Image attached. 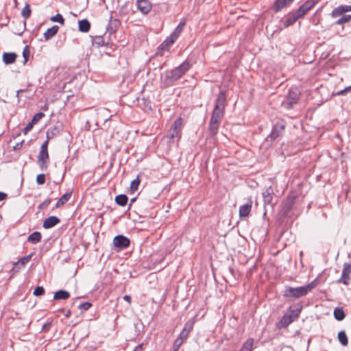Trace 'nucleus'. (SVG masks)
<instances>
[{
  "label": "nucleus",
  "instance_id": "47",
  "mask_svg": "<svg viewBox=\"0 0 351 351\" xmlns=\"http://www.w3.org/2000/svg\"><path fill=\"white\" fill-rule=\"evenodd\" d=\"M143 343H141L139 345H138L135 349L134 350V351H143Z\"/></svg>",
  "mask_w": 351,
  "mask_h": 351
},
{
  "label": "nucleus",
  "instance_id": "27",
  "mask_svg": "<svg viewBox=\"0 0 351 351\" xmlns=\"http://www.w3.org/2000/svg\"><path fill=\"white\" fill-rule=\"evenodd\" d=\"M128 201V197L124 194H121L115 197V202L121 206H124L127 204V202Z\"/></svg>",
  "mask_w": 351,
  "mask_h": 351
},
{
  "label": "nucleus",
  "instance_id": "26",
  "mask_svg": "<svg viewBox=\"0 0 351 351\" xmlns=\"http://www.w3.org/2000/svg\"><path fill=\"white\" fill-rule=\"evenodd\" d=\"M90 24L86 19H83L79 21V29L82 32H87L89 31Z\"/></svg>",
  "mask_w": 351,
  "mask_h": 351
},
{
  "label": "nucleus",
  "instance_id": "50",
  "mask_svg": "<svg viewBox=\"0 0 351 351\" xmlns=\"http://www.w3.org/2000/svg\"><path fill=\"white\" fill-rule=\"evenodd\" d=\"M99 41L97 42L98 45L102 46L104 45V42L101 38H98Z\"/></svg>",
  "mask_w": 351,
  "mask_h": 351
},
{
  "label": "nucleus",
  "instance_id": "45",
  "mask_svg": "<svg viewBox=\"0 0 351 351\" xmlns=\"http://www.w3.org/2000/svg\"><path fill=\"white\" fill-rule=\"evenodd\" d=\"M33 123L29 122L27 124V125L23 129V133L26 134L29 131H30L33 128Z\"/></svg>",
  "mask_w": 351,
  "mask_h": 351
},
{
  "label": "nucleus",
  "instance_id": "49",
  "mask_svg": "<svg viewBox=\"0 0 351 351\" xmlns=\"http://www.w3.org/2000/svg\"><path fill=\"white\" fill-rule=\"evenodd\" d=\"M123 300L127 301L129 304L131 303V297L128 295H125L123 296Z\"/></svg>",
  "mask_w": 351,
  "mask_h": 351
},
{
  "label": "nucleus",
  "instance_id": "53",
  "mask_svg": "<svg viewBox=\"0 0 351 351\" xmlns=\"http://www.w3.org/2000/svg\"><path fill=\"white\" fill-rule=\"evenodd\" d=\"M21 91H22V90H17V91H16V97H19V93H20Z\"/></svg>",
  "mask_w": 351,
  "mask_h": 351
},
{
  "label": "nucleus",
  "instance_id": "41",
  "mask_svg": "<svg viewBox=\"0 0 351 351\" xmlns=\"http://www.w3.org/2000/svg\"><path fill=\"white\" fill-rule=\"evenodd\" d=\"M29 50L28 49V47L27 46H25V47L23 49V56L24 58V60H25V62H26L29 58Z\"/></svg>",
  "mask_w": 351,
  "mask_h": 351
},
{
  "label": "nucleus",
  "instance_id": "22",
  "mask_svg": "<svg viewBox=\"0 0 351 351\" xmlns=\"http://www.w3.org/2000/svg\"><path fill=\"white\" fill-rule=\"evenodd\" d=\"M42 235L40 232L36 231L32 233L27 238V241L33 244L39 243L41 241Z\"/></svg>",
  "mask_w": 351,
  "mask_h": 351
},
{
  "label": "nucleus",
  "instance_id": "4",
  "mask_svg": "<svg viewBox=\"0 0 351 351\" xmlns=\"http://www.w3.org/2000/svg\"><path fill=\"white\" fill-rule=\"evenodd\" d=\"M190 66L189 62L184 61L180 66L167 72L165 79V84L168 86L171 85L173 82L179 80L189 69Z\"/></svg>",
  "mask_w": 351,
  "mask_h": 351
},
{
  "label": "nucleus",
  "instance_id": "43",
  "mask_svg": "<svg viewBox=\"0 0 351 351\" xmlns=\"http://www.w3.org/2000/svg\"><path fill=\"white\" fill-rule=\"evenodd\" d=\"M189 333L186 332L184 330H182V332L180 333L179 336L178 337L177 339L182 340V342H184L188 337Z\"/></svg>",
  "mask_w": 351,
  "mask_h": 351
},
{
  "label": "nucleus",
  "instance_id": "17",
  "mask_svg": "<svg viewBox=\"0 0 351 351\" xmlns=\"http://www.w3.org/2000/svg\"><path fill=\"white\" fill-rule=\"evenodd\" d=\"M31 255L21 258L19 261L14 263V267L12 270L16 272L18 271L29 261Z\"/></svg>",
  "mask_w": 351,
  "mask_h": 351
},
{
  "label": "nucleus",
  "instance_id": "16",
  "mask_svg": "<svg viewBox=\"0 0 351 351\" xmlns=\"http://www.w3.org/2000/svg\"><path fill=\"white\" fill-rule=\"evenodd\" d=\"M252 202L250 200L247 204L242 205L239 208V216L240 217H247L252 210Z\"/></svg>",
  "mask_w": 351,
  "mask_h": 351
},
{
  "label": "nucleus",
  "instance_id": "10",
  "mask_svg": "<svg viewBox=\"0 0 351 351\" xmlns=\"http://www.w3.org/2000/svg\"><path fill=\"white\" fill-rule=\"evenodd\" d=\"M315 5V1L314 0H307L299 7L295 13L299 17V19H300L304 16Z\"/></svg>",
  "mask_w": 351,
  "mask_h": 351
},
{
  "label": "nucleus",
  "instance_id": "5",
  "mask_svg": "<svg viewBox=\"0 0 351 351\" xmlns=\"http://www.w3.org/2000/svg\"><path fill=\"white\" fill-rule=\"evenodd\" d=\"M348 12H351V5H341L335 8L330 14L331 17L335 19L341 16V18L335 23V25H342L349 23L351 21V15L345 14Z\"/></svg>",
  "mask_w": 351,
  "mask_h": 351
},
{
  "label": "nucleus",
  "instance_id": "51",
  "mask_svg": "<svg viewBox=\"0 0 351 351\" xmlns=\"http://www.w3.org/2000/svg\"><path fill=\"white\" fill-rule=\"evenodd\" d=\"M71 315V310H68L65 314L66 317L69 318Z\"/></svg>",
  "mask_w": 351,
  "mask_h": 351
},
{
  "label": "nucleus",
  "instance_id": "14",
  "mask_svg": "<svg viewBox=\"0 0 351 351\" xmlns=\"http://www.w3.org/2000/svg\"><path fill=\"white\" fill-rule=\"evenodd\" d=\"M274 195V189L271 186L265 188V189L263 192V198L264 204H271L272 202V199H273Z\"/></svg>",
  "mask_w": 351,
  "mask_h": 351
},
{
  "label": "nucleus",
  "instance_id": "40",
  "mask_svg": "<svg viewBox=\"0 0 351 351\" xmlns=\"http://www.w3.org/2000/svg\"><path fill=\"white\" fill-rule=\"evenodd\" d=\"M36 182L38 184H43L45 182V174H39L36 178Z\"/></svg>",
  "mask_w": 351,
  "mask_h": 351
},
{
  "label": "nucleus",
  "instance_id": "32",
  "mask_svg": "<svg viewBox=\"0 0 351 351\" xmlns=\"http://www.w3.org/2000/svg\"><path fill=\"white\" fill-rule=\"evenodd\" d=\"M193 325H194V321L189 320L184 324V328L182 330H184L186 332L189 334L193 328Z\"/></svg>",
  "mask_w": 351,
  "mask_h": 351
},
{
  "label": "nucleus",
  "instance_id": "15",
  "mask_svg": "<svg viewBox=\"0 0 351 351\" xmlns=\"http://www.w3.org/2000/svg\"><path fill=\"white\" fill-rule=\"evenodd\" d=\"M60 222V219L56 216H51L45 219L43 226L45 229L54 227Z\"/></svg>",
  "mask_w": 351,
  "mask_h": 351
},
{
  "label": "nucleus",
  "instance_id": "46",
  "mask_svg": "<svg viewBox=\"0 0 351 351\" xmlns=\"http://www.w3.org/2000/svg\"><path fill=\"white\" fill-rule=\"evenodd\" d=\"M23 142H24V141H22L21 142L16 143L13 147L14 150L20 149L23 146Z\"/></svg>",
  "mask_w": 351,
  "mask_h": 351
},
{
  "label": "nucleus",
  "instance_id": "28",
  "mask_svg": "<svg viewBox=\"0 0 351 351\" xmlns=\"http://www.w3.org/2000/svg\"><path fill=\"white\" fill-rule=\"evenodd\" d=\"M338 340L342 346H346L348 345V340L345 331L342 330L338 333Z\"/></svg>",
  "mask_w": 351,
  "mask_h": 351
},
{
  "label": "nucleus",
  "instance_id": "39",
  "mask_svg": "<svg viewBox=\"0 0 351 351\" xmlns=\"http://www.w3.org/2000/svg\"><path fill=\"white\" fill-rule=\"evenodd\" d=\"M91 306V304L88 302L82 303L79 305V308L82 311H87Z\"/></svg>",
  "mask_w": 351,
  "mask_h": 351
},
{
  "label": "nucleus",
  "instance_id": "34",
  "mask_svg": "<svg viewBox=\"0 0 351 351\" xmlns=\"http://www.w3.org/2000/svg\"><path fill=\"white\" fill-rule=\"evenodd\" d=\"M51 21L53 22H58L62 25L64 24V21L63 16L60 14H57L56 15L52 16L51 18Z\"/></svg>",
  "mask_w": 351,
  "mask_h": 351
},
{
  "label": "nucleus",
  "instance_id": "29",
  "mask_svg": "<svg viewBox=\"0 0 351 351\" xmlns=\"http://www.w3.org/2000/svg\"><path fill=\"white\" fill-rule=\"evenodd\" d=\"M345 313L344 311L339 308H336L334 310V317L338 321H341L345 318Z\"/></svg>",
  "mask_w": 351,
  "mask_h": 351
},
{
  "label": "nucleus",
  "instance_id": "12",
  "mask_svg": "<svg viewBox=\"0 0 351 351\" xmlns=\"http://www.w3.org/2000/svg\"><path fill=\"white\" fill-rule=\"evenodd\" d=\"M284 129L285 125L282 123H276L273 126L272 130L268 138H269L271 141H274L282 134Z\"/></svg>",
  "mask_w": 351,
  "mask_h": 351
},
{
  "label": "nucleus",
  "instance_id": "36",
  "mask_svg": "<svg viewBox=\"0 0 351 351\" xmlns=\"http://www.w3.org/2000/svg\"><path fill=\"white\" fill-rule=\"evenodd\" d=\"M44 116L45 114L43 112H38L33 117L31 122L33 123V125H34L38 122Z\"/></svg>",
  "mask_w": 351,
  "mask_h": 351
},
{
  "label": "nucleus",
  "instance_id": "30",
  "mask_svg": "<svg viewBox=\"0 0 351 351\" xmlns=\"http://www.w3.org/2000/svg\"><path fill=\"white\" fill-rule=\"evenodd\" d=\"M31 9L29 7V5L28 3H26L23 9L22 10L21 14L23 16L24 19H27L29 18L31 15Z\"/></svg>",
  "mask_w": 351,
  "mask_h": 351
},
{
  "label": "nucleus",
  "instance_id": "3",
  "mask_svg": "<svg viewBox=\"0 0 351 351\" xmlns=\"http://www.w3.org/2000/svg\"><path fill=\"white\" fill-rule=\"evenodd\" d=\"M186 22L185 21H181L178 25L176 27L172 34L167 37V38L160 45L158 48V54H160L162 56V53H160V51H169L170 47L176 42L178 38L180 36L181 32H182L184 27L185 26Z\"/></svg>",
  "mask_w": 351,
  "mask_h": 351
},
{
  "label": "nucleus",
  "instance_id": "9",
  "mask_svg": "<svg viewBox=\"0 0 351 351\" xmlns=\"http://www.w3.org/2000/svg\"><path fill=\"white\" fill-rule=\"evenodd\" d=\"M351 276V264L344 263L341 278L337 280V283H343L348 285L350 283Z\"/></svg>",
  "mask_w": 351,
  "mask_h": 351
},
{
  "label": "nucleus",
  "instance_id": "38",
  "mask_svg": "<svg viewBox=\"0 0 351 351\" xmlns=\"http://www.w3.org/2000/svg\"><path fill=\"white\" fill-rule=\"evenodd\" d=\"M180 132L178 130H175L173 128H171V133H170V138H180Z\"/></svg>",
  "mask_w": 351,
  "mask_h": 351
},
{
  "label": "nucleus",
  "instance_id": "42",
  "mask_svg": "<svg viewBox=\"0 0 351 351\" xmlns=\"http://www.w3.org/2000/svg\"><path fill=\"white\" fill-rule=\"evenodd\" d=\"M182 343L183 342H182V340L176 339L173 343V351H178Z\"/></svg>",
  "mask_w": 351,
  "mask_h": 351
},
{
  "label": "nucleus",
  "instance_id": "7",
  "mask_svg": "<svg viewBox=\"0 0 351 351\" xmlns=\"http://www.w3.org/2000/svg\"><path fill=\"white\" fill-rule=\"evenodd\" d=\"M300 311L301 310L300 308H296L295 310L289 309V311L285 313L281 319L277 323V328L281 329L289 326L299 316Z\"/></svg>",
  "mask_w": 351,
  "mask_h": 351
},
{
  "label": "nucleus",
  "instance_id": "33",
  "mask_svg": "<svg viewBox=\"0 0 351 351\" xmlns=\"http://www.w3.org/2000/svg\"><path fill=\"white\" fill-rule=\"evenodd\" d=\"M182 125V119L181 117L178 118L173 123L172 128L175 130H178L180 132L181 130V127Z\"/></svg>",
  "mask_w": 351,
  "mask_h": 351
},
{
  "label": "nucleus",
  "instance_id": "1",
  "mask_svg": "<svg viewBox=\"0 0 351 351\" xmlns=\"http://www.w3.org/2000/svg\"><path fill=\"white\" fill-rule=\"evenodd\" d=\"M226 106V97L224 91H221L215 100L214 109L209 122V132L212 136L217 134L221 121L224 116Z\"/></svg>",
  "mask_w": 351,
  "mask_h": 351
},
{
  "label": "nucleus",
  "instance_id": "18",
  "mask_svg": "<svg viewBox=\"0 0 351 351\" xmlns=\"http://www.w3.org/2000/svg\"><path fill=\"white\" fill-rule=\"evenodd\" d=\"M294 0H276L274 5L276 12L290 5Z\"/></svg>",
  "mask_w": 351,
  "mask_h": 351
},
{
  "label": "nucleus",
  "instance_id": "24",
  "mask_svg": "<svg viewBox=\"0 0 351 351\" xmlns=\"http://www.w3.org/2000/svg\"><path fill=\"white\" fill-rule=\"evenodd\" d=\"M71 195H72V193L71 192H67L65 194H64L58 200V202H56V206L55 207H53V208H58L62 205H64L66 202H67L69 199L71 198Z\"/></svg>",
  "mask_w": 351,
  "mask_h": 351
},
{
  "label": "nucleus",
  "instance_id": "48",
  "mask_svg": "<svg viewBox=\"0 0 351 351\" xmlns=\"http://www.w3.org/2000/svg\"><path fill=\"white\" fill-rule=\"evenodd\" d=\"M7 197V194L3 192H0V201L5 199Z\"/></svg>",
  "mask_w": 351,
  "mask_h": 351
},
{
  "label": "nucleus",
  "instance_id": "35",
  "mask_svg": "<svg viewBox=\"0 0 351 351\" xmlns=\"http://www.w3.org/2000/svg\"><path fill=\"white\" fill-rule=\"evenodd\" d=\"M51 202V199L50 198L46 199L44 202L38 205V208L40 210H44L50 204Z\"/></svg>",
  "mask_w": 351,
  "mask_h": 351
},
{
  "label": "nucleus",
  "instance_id": "21",
  "mask_svg": "<svg viewBox=\"0 0 351 351\" xmlns=\"http://www.w3.org/2000/svg\"><path fill=\"white\" fill-rule=\"evenodd\" d=\"M298 19H299V17L295 14V12L290 13L284 21V26L285 27H288L292 25Z\"/></svg>",
  "mask_w": 351,
  "mask_h": 351
},
{
  "label": "nucleus",
  "instance_id": "52",
  "mask_svg": "<svg viewBox=\"0 0 351 351\" xmlns=\"http://www.w3.org/2000/svg\"><path fill=\"white\" fill-rule=\"evenodd\" d=\"M135 200H136V198H135V197H134V198H132V199L130 200V205L131 206V205H132V204L133 202H135Z\"/></svg>",
  "mask_w": 351,
  "mask_h": 351
},
{
  "label": "nucleus",
  "instance_id": "13",
  "mask_svg": "<svg viewBox=\"0 0 351 351\" xmlns=\"http://www.w3.org/2000/svg\"><path fill=\"white\" fill-rule=\"evenodd\" d=\"M136 4L143 14H147L152 9V4L148 0H138Z\"/></svg>",
  "mask_w": 351,
  "mask_h": 351
},
{
  "label": "nucleus",
  "instance_id": "2",
  "mask_svg": "<svg viewBox=\"0 0 351 351\" xmlns=\"http://www.w3.org/2000/svg\"><path fill=\"white\" fill-rule=\"evenodd\" d=\"M314 287V282L299 287H287L283 291V296L286 298H300L306 295L308 292L312 291Z\"/></svg>",
  "mask_w": 351,
  "mask_h": 351
},
{
  "label": "nucleus",
  "instance_id": "11",
  "mask_svg": "<svg viewBox=\"0 0 351 351\" xmlns=\"http://www.w3.org/2000/svg\"><path fill=\"white\" fill-rule=\"evenodd\" d=\"M130 243V239L123 235L116 236L113 239L114 245L119 249H124L128 247Z\"/></svg>",
  "mask_w": 351,
  "mask_h": 351
},
{
  "label": "nucleus",
  "instance_id": "44",
  "mask_svg": "<svg viewBox=\"0 0 351 351\" xmlns=\"http://www.w3.org/2000/svg\"><path fill=\"white\" fill-rule=\"evenodd\" d=\"M351 90V86L345 88L344 89L337 92L336 95H346L348 92Z\"/></svg>",
  "mask_w": 351,
  "mask_h": 351
},
{
  "label": "nucleus",
  "instance_id": "8",
  "mask_svg": "<svg viewBox=\"0 0 351 351\" xmlns=\"http://www.w3.org/2000/svg\"><path fill=\"white\" fill-rule=\"evenodd\" d=\"M299 92L297 89H291L289 90L286 100L282 102V105L286 109H291L299 99Z\"/></svg>",
  "mask_w": 351,
  "mask_h": 351
},
{
  "label": "nucleus",
  "instance_id": "20",
  "mask_svg": "<svg viewBox=\"0 0 351 351\" xmlns=\"http://www.w3.org/2000/svg\"><path fill=\"white\" fill-rule=\"evenodd\" d=\"M16 56L15 53H4L3 55V61L6 64L14 63Z\"/></svg>",
  "mask_w": 351,
  "mask_h": 351
},
{
  "label": "nucleus",
  "instance_id": "37",
  "mask_svg": "<svg viewBox=\"0 0 351 351\" xmlns=\"http://www.w3.org/2000/svg\"><path fill=\"white\" fill-rule=\"evenodd\" d=\"M34 295L36 296H40L45 293V289L43 287H37L34 291Z\"/></svg>",
  "mask_w": 351,
  "mask_h": 351
},
{
  "label": "nucleus",
  "instance_id": "23",
  "mask_svg": "<svg viewBox=\"0 0 351 351\" xmlns=\"http://www.w3.org/2000/svg\"><path fill=\"white\" fill-rule=\"evenodd\" d=\"M254 340L253 338L247 339L242 345L239 351H252L254 348Z\"/></svg>",
  "mask_w": 351,
  "mask_h": 351
},
{
  "label": "nucleus",
  "instance_id": "6",
  "mask_svg": "<svg viewBox=\"0 0 351 351\" xmlns=\"http://www.w3.org/2000/svg\"><path fill=\"white\" fill-rule=\"evenodd\" d=\"M49 137L47 135V140L41 145L40 150L38 156V162L41 170H45L47 168V164L49 161V156L47 150Z\"/></svg>",
  "mask_w": 351,
  "mask_h": 351
},
{
  "label": "nucleus",
  "instance_id": "25",
  "mask_svg": "<svg viewBox=\"0 0 351 351\" xmlns=\"http://www.w3.org/2000/svg\"><path fill=\"white\" fill-rule=\"evenodd\" d=\"M70 297V293L65 290H59L54 293V300H66Z\"/></svg>",
  "mask_w": 351,
  "mask_h": 351
},
{
  "label": "nucleus",
  "instance_id": "19",
  "mask_svg": "<svg viewBox=\"0 0 351 351\" xmlns=\"http://www.w3.org/2000/svg\"><path fill=\"white\" fill-rule=\"evenodd\" d=\"M59 27L57 25H53L51 28H49L45 33H44V38L46 40L51 39L53 38L58 32Z\"/></svg>",
  "mask_w": 351,
  "mask_h": 351
},
{
  "label": "nucleus",
  "instance_id": "31",
  "mask_svg": "<svg viewBox=\"0 0 351 351\" xmlns=\"http://www.w3.org/2000/svg\"><path fill=\"white\" fill-rule=\"evenodd\" d=\"M140 182L141 180L139 179V176H137L136 179L132 181L130 184V191L132 193L135 192L138 189Z\"/></svg>",
  "mask_w": 351,
  "mask_h": 351
}]
</instances>
